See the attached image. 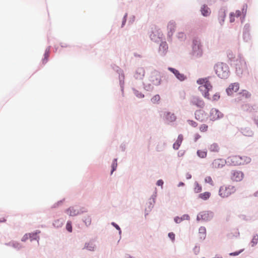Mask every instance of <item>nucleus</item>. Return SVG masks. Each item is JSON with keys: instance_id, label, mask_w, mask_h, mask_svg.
<instances>
[{"instance_id": "1", "label": "nucleus", "mask_w": 258, "mask_h": 258, "mask_svg": "<svg viewBox=\"0 0 258 258\" xmlns=\"http://www.w3.org/2000/svg\"><path fill=\"white\" fill-rule=\"evenodd\" d=\"M197 83L200 85L199 90L202 93L203 96L208 99H210L209 91L212 88L208 78H200L197 80Z\"/></svg>"}, {"instance_id": "2", "label": "nucleus", "mask_w": 258, "mask_h": 258, "mask_svg": "<svg viewBox=\"0 0 258 258\" xmlns=\"http://www.w3.org/2000/svg\"><path fill=\"white\" fill-rule=\"evenodd\" d=\"M227 162L232 166H240L250 163L251 158L245 155H233L229 157L227 159Z\"/></svg>"}, {"instance_id": "3", "label": "nucleus", "mask_w": 258, "mask_h": 258, "mask_svg": "<svg viewBox=\"0 0 258 258\" xmlns=\"http://www.w3.org/2000/svg\"><path fill=\"white\" fill-rule=\"evenodd\" d=\"M215 70L217 76L221 79H226L229 76V68L226 63L220 62L216 64Z\"/></svg>"}, {"instance_id": "4", "label": "nucleus", "mask_w": 258, "mask_h": 258, "mask_svg": "<svg viewBox=\"0 0 258 258\" xmlns=\"http://www.w3.org/2000/svg\"><path fill=\"white\" fill-rule=\"evenodd\" d=\"M236 191V188L232 185H223L219 190V195L222 198H227Z\"/></svg>"}, {"instance_id": "5", "label": "nucleus", "mask_w": 258, "mask_h": 258, "mask_svg": "<svg viewBox=\"0 0 258 258\" xmlns=\"http://www.w3.org/2000/svg\"><path fill=\"white\" fill-rule=\"evenodd\" d=\"M150 85L158 86L161 82V76L160 73L157 71L151 72L148 78Z\"/></svg>"}, {"instance_id": "6", "label": "nucleus", "mask_w": 258, "mask_h": 258, "mask_svg": "<svg viewBox=\"0 0 258 258\" xmlns=\"http://www.w3.org/2000/svg\"><path fill=\"white\" fill-rule=\"evenodd\" d=\"M244 177V174L243 171L233 169L230 171L229 173V178L232 182H240Z\"/></svg>"}, {"instance_id": "7", "label": "nucleus", "mask_w": 258, "mask_h": 258, "mask_svg": "<svg viewBox=\"0 0 258 258\" xmlns=\"http://www.w3.org/2000/svg\"><path fill=\"white\" fill-rule=\"evenodd\" d=\"M223 116V114L218 109L212 108L210 112L209 117L211 120L215 121L220 118Z\"/></svg>"}, {"instance_id": "8", "label": "nucleus", "mask_w": 258, "mask_h": 258, "mask_svg": "<svg viewBox=\"0 0 258 258\" xmlns=\"http://www.w3.org/2000/svg\"><path fill=\"white\" fill-rule=\"evenodd\" d=\"M190 103L192 105H195L199 108H203L205 106V102L204 100L201 98L196 96H194L191 98Z\"/></svg>"}, {"instance_id": "9", "label": "nucleus", "mask_w": 258, "mask_h": 258, "mask_svg": "<svg viewBox=\"0 0 258 258\" xmlns=\"http://www.w3.org/2000/svg\"><path fill=\"white\" fill-rule=\"evenodd\" d=\"M239 89V84L238 83L231 84L226 89V92L229 95H232L234 93L238 91Z\"/></svg>"}, {"instance_id": "10", "label": "nucleus", "mask_w": 258, "mask_h": 258, "mask_svg": "<svg viewBox=\"0 0 258 258\" xmlns=\"http://www.w3.org/2000/svg\"><path fill=\"white\" fill-rule=\"evenodd\" d=\"M226 161L222 159H217L214 160L211 164L212 168L219 169L222 168L225 164Z\"/></svg>"}, {"instance_id": "11", "label": "nucleus", "mask_w": 258, "mask_h": 258, "mask_svg": "<svg viewBox=\"0 0 258 258\" xmlns=\"http://www.w3.org/2000/svg\"><path fill=\"white\" fill-rule=\"evenodd\" d=\"M168 70L173 73L176 77L180 81H183L186 79V77L183 74H181L179 72L175 69L169 68Z\"/></svg>"}, {"instance_id": "12", "label": "nucleus", "mask_w": 258, "mask_h": 258, "mask_svg": "<svg viewBox=\"0 0 258 258\" xmlns=\"http://www.w3.org/2000/svg\"><path fill=\"white\" fill-rule=\"evenodd\" d=\"M195 117L197 120L200 121H203L207 118V115L204 111L199 110L196 111Z\"/></svg>"}, {"instance_id": "13", "label": "nucleus", "mask_w": 258, "mask_h": 258, "mask_svg": "<svg viewBox=\"0 0 258 258\" xmlns=\"http://www.w3.org/2000/svg\"><path fill=\"white\" fill-rule=\"evenodd\" d=\"M168 45L166 42H162L159 46V52L161 55L166 54L168 50Z\"/></svg>"}, {"instance_id": "14", "label": "nucleus", "mask_w": 258, "mask_h": 258, "mask_svg": "<svg viewBox=\"0 0 258 258\" xmlns=\"http://www.w3.org/2000/svg\"><path fill=\"white\" fill-rule=\"evenodd\" d=\"M193 51L195 54L197 55H201L202 53L201 47L200 43L196 41L193 46Z\"/></svg>"}, {"instance_id": "15", "label": "nucleus", "mask_w": 258, "mask_h": 258, "mask_svg": "<svg viewBox=\"0 0 258 258\" xmlns=\"http://www.w3.org/2000/svg\"><path fill=\"white\" fill-rule=\"evenodd\" d=\"M250 93L246 90H243L238 94L237 99L241 100L244 98H248L250 97Z\"/></svg>"}, {"instance_id": "16", "label": "nucleus", "mask_w": 258, "mask_h": 258, "mask_svg": "<svg viewBox=\"0 0 258 258\" xmlns=\"http://www.w3.org/2000/svg\"><path fill=\"white\" fill-rule=\"evenodd\" d=\"M37 233H28L26 234L22 238V241H25L28 239H30L31 240L33 239H37Z\"/></svg>"}, {"instance_id": "17", "label": "nucleus", "mask_w": 258, "mask_h": 258, "mask_svg": "<svg viewBox=\"0 0 258 258\" xmlns=\"http://www.w3.org/2000/svg\"><path fill=\"white\" fill-rule=\"evenodd\" d=\"M145 75V71L143 68H138L135 75V77L137 79H142Z\"/></svg>"}, {"instance_id": "18", "label": "nucleus", "mask_w": 258, "mask_h": 258, "mask_svg": "<svg viewBox=\"0 0 258 258\" xmlns=\"http://www.w3.org/2000/svg\"><path fill=\"white\" fill-rule=\"evenodd\" d=\"M183 136L182 135H179L177 138L176 142L173 145V147L174 149L177 150L179 148L183 141Z\"/></svg>"}, {"instance_id": "19", "label": "nucleus", "mask_w": 258, "mask_h": 258, "mask_svg": "<svg viewBox=\"0 0 258 258\" xmlns=\"http://www.w3.org/2000/svg\"><path fill=\"white\" fill-rule=\"evenodd\" d=\"M66 213L70 216H75L79 214V211L73 207H71L67 210Z\"/></svg>"}, {"instance_id": "20", "label": "nucleus", "mask_w": 258, "mask_h": 258, "mask_svg": "<svg viewBox=\"0 0 258 258\" xmlns=\"http://www.w3.org/2000/svg\"><path fill=\"white\" fill-rule=\"evenodd\" d=\"M201 13H202V15L204 16H206V17L208 16L211 13L210 9L207 6H205V5H204L201 8Z\"/></svg>"}, {"instance_id": "21", "label": "nucleus", "mask_w": 258, "mask_h": 258, "mask_svg": "<svg viewBox=\"0 0 258 258\" xmlns=\"http://www.w3.org/2000/svg\"><path fill=\"white\" fill-rule=\"evenodd\" d=\"M166 119L170 122H173L176 120V117L174 113L168 112L166 114Z\"/></svg>"}, {"instance_id": "22", "label": "nucleus", "mask_w": 258, "mask_h": 258, "mask_svg": "<svg viewBox=\"0 0 258 258\" xmlns=\"http://www.w3.org/2000/svg\"><path fill=\"white\" fill-rule=\"evenodd\" d=\"M209 217V214L208 212H203L201 213L198 216V219H200V218L204 220H208Z\"/></svg>"}, {"instance_id": "23", "label": "nucleus", "mask_w": 258, "mask_h": 258, "mask_svg": "<svg viewBox=\"0 0 258 258\" xmlns=\"http://www.w3.org/2000/svg\"><path fill=\"white\" fill-rule=\"evenodd\" d=\"M211 196V193L208 191L204 192L203 193L199 195V198L203 200H208Z\"/></svg>"}, {"instance_id": "24", "label": "nucleus", "mask_w": 258, "mask_h": 258, "mask_svg": "<svg viewBox=\"0 0 258 258\" xmlns=\"http://www.w3.org/2000/svg\"><path fill=\"white\" fill-rule=\"evenodd\" d=\"M194 186V191L195 193H199L202 191V186L198 182H195Z\"/></svg>"}, {"instance_id": "25", "label": "nucleus", "mask_w": 258, "mask_h": 258, "mask_svg": "<svg viewBox=\"0 0 258 258\" xmlns=\"http://www.w3.org/2000/svg\"><path fill=\"white\" fill-rule=\"evenodd\" d=\"M199 233L201 238H205L206 235V230L204 227H201L199 230Z\"/></svg>"}, {"instance_id": "26", "label": "nucleus", "mask_w": 258, "mask_h": 258, "mask_svg": "<svg viewBox=\"0 0 258 258\" xmlns=\"http://www.w3.org/2000/svg\"><path fill=\"white\" fill-rule=\"evenodd\" d=\"M209 150L212 152H218L219 150V148L217 144L213 143L210 145Z\"/></svg>"}, {"instance_id": "27", "label": "nucleus", "mask_w": 258, "mask_h": 258, "mask_svg": "<svg viewBox=\"0 0 258 258\" xmlns=\"http://www.w3.org/2000/svg\"><path fill=\"white\" fill-rule=\"evenodd\" d=\"M207 154L206 150H199L197 151V154L200 158H205L207 156Z\"/></svg>"}, {"instance_id": "28", "label": "nucleus", "mask_w": 258, "mask_h": 258, "mask_svg": "<svg viewBox=\"0 0 258 258\" xmlns=\"http://www.w3.org/2000/svg\"><path fill=\"white\" fill-rule=\"evenodd\" d=\"M258 242V235L257 234L254 235L253 236V238L251 240V245L253 246L256 244Z\"/></svg>"}, {"instance_id": "29", "label": "nucleus", "mask_w": 258, "mask_h": 258, "mask_svg": "<svg viewBox=\"0 0 258 258\" xmlns=\"http://www.w3.org/2000/svg\"><path fill=\"white\" fill-rule=\"evenodd\" d=\"M117 166V159H114L113 160V162H112V166H112V170L111 171V174H112L113 171L116 170Z\"/></svg>"}, {"instance_id": "30", "label": "nucleus", "mask_w": 258, "mask_h": 258, "mask_svg": "<svg viewBox=\"0 0 258 258\" xmlns=\"http://www.w3.org/2000/svg\"><path fill=\"white\" fill-rule=\"evenodd\" d=\"M175 24L174 22H169L168 25V28L170 30V31L172 32L175 30Z\"/></svg>"}, {"instance_id": "31", "label": "nucleus", "mask_w": 258, "mask_h": 258, "mask_svg": "<svg viewBox=\"0 0 258 258\" xmlns=\"http://www.w3.org/2000/svg\"><path fill=\"white\" fill-rule=\"evenodd\" d=\"M205 181L206 183H208L210 184L211 185H214L213 181L211 177L210 176H208L205 177Z\"/></svg>"}, {"instance_id": "32", "label": "nucleus", "mask_w": 258, "mask_h": 258, "mask_svg": "<svg viewBox=\"0 0 258 258\" xmlns=\"http://www.w3.org/2000/svg\"><path fill=\"white\" fill-rule=\"evenodd\" d=\"M44 59L42 60V63L43 64H45L47 60H48V57H49V52L48 51H46L45 53H44Z\"/></svg>"}, {"instance_id": "33", "label": "nucleus", "mask_w": 258, "mask_h": 258, "mask_svg": "<svg viewBox=\"0 0 258 258\" xmlns=\"http://www.w3.org/2000/svg\"><path fill=\"white\" fill-rule=\"evenodd\" d=\"M84 221L87 226H89L91 223V219L90 216H87L85 217Z\"/></svg>"}, {"instance_id": "34", "label": "nucleus", "mask_w": 258, "mask_h": 258, "mask_svg": "<svg viewBox=\"0 0 258 258\" xmlns=\"http://www.w3.org/2000/svg\"><path fill=\"white\" fill-rule=\"evenodd\" d=\"M208 126L205 124H202L200 127V130L202 132H205L208 130Z\"/></svg>"}, {"instance_id": "35", "label": "nucleus", "mask_w": 258, "mask_h": 258, "mask_svg": "<svg viewBox=\"0 0 258 258\" xmlns=\"http://www.w3.org/2000/svg\"><path fill=\"white\" fill-rule=\"evenodd\" d=\"M160 96L159 95H156L152 98V101L153 103H156L158 102L160 100Z\"/></svg>"}, {"instance_id": "36", "label": "nucleus", "mask_w": 258, "mask_h": 258, "mask_svg": "<svg viewBox=\"0 0 258 258\" xmlns=\"http://www.w3.org/2000/svg\"><path fill=\"white\" fill-rule=\"evenodd\" d=\"M66 229L68 231L71 232L72 231V227L71 222H68L66 225Z\"/></svg>"}, {"instance_id": "37", "label": "nucleus", "mask_w": 258, "mask_h": 258, "mask_svg": "<svg viewBox=\"0 0 258 258\" xmlns=\"http://www.w3.org/2000/svg\"><path fill=\"white\" fill-rule=\"evenodd\" d=\"M189 124L193 127H196L198 125V123L193 120H188Z\"/></svg>"}, {"instance_id": "38", "label": "nucleus", "mask_w": 258, "mask_h": 258, "mask_svg": "<svg viewBox=\"0 0 258 258\" xmlns=\"http://www.w3.org/2000/svg\"><path fill=\"white\" fill-rule=\"evenodd\" d=\"M53 225L55 226L59 227V226H61L62 225V223L61 222H60L59 220H57V221H56L54 222V223H53Z\"/></svg>"}, {"instance_id": "39", "label": "nucleus", "mask_w": 258, "mask_h": 258, "mask_svg": "<svg viewBox=\"0 0 258 258\" xmlns=\"http://www.w3.org/2000/svg\"><path fill=\"white\" fill-rule=\"evenodd\" d=\"M220 98V95L218 93H216L213 96V100L214 101L218 100Z\"/></svg>"}, {"instance_id": "40", "label": "nucleus", "mask_w": 258, "mask_h": 258, "mask_svg": "<svg viewBox=\"0 0 258 258\" xmlns=\"http://www.w3.org/2000/svg\"><path fill=\"white\" fill-rule=\"evenodd\" d=\"M235 16L234 15V13H231L230 15V22H233L235 21L234 17Z\"/></svg>"}, {"instance_id": "41", "label": "nucleus", "mask_w": 258, "mask_h": 258, "mask_svg": "<svg viewBox=\"0 0 258 258\" xmlns=\"http://www.w3.org/2000/svg\"><path fill=\"white\" fill-rule=\"evenodd\" d=\"M242 250H240V251H236V252H231L229 254L230 255H231V256H236V255H238L239 254H240L241 251Z\"/></svg>"}, {"instance_id": "42", "label": "nucleus", "mask_w": 258, "mask_h": 258, "mask_svg": "<svg viewBox=\"0 0 258 258\" xmlns=\"http://www.w3.org/2000/svg\"><path fill=\"white\" fill-rule=\"evenodd\" d=\"M168 236L172 240H174L175 239V235L172 232L169 233Z\"/></svg>"}, {"instance_id": "43", "label": "nucleus", "mask_w": 258, "mask_h": 258, "mask_svg": "<svg viewBox=\"0 0 258 258\" xmlns=\"http://www.w3.org/2000/svg\"><path fill=\"white\" fill-rule=\"evenodd\" d=\"M126 17H127V14H125V15L124 16L122 21V25L121 27H122L125 23L126 20Z\"/></svg>"}, {"instance_id": "44", "label": "nucleus", "mask_w": 258, "mask_h": 258, "mask_svg": "<svg viewBox=\"0 0 258 258\" xmlns=\"http://www.w3.org/2000/svg\"><path fill=\"white\" fill-rule=\"evenodd\" d=\"M241 12L239 10L236 11L235 13H234V16L236 17H240L241 16Z\"/></svg>"}, {"instance_id": "45", "label": "nucleus", "mask_w": 258, "mask_h": 258, "mask_svg": "<svg viewBox=\"0 0 258 258\" xmlns=\"http://www.w3.org/2000/svg\"><path fill=\"white\" fill-rule=\"evenodd\" d=\"M157 184L158 185V186H162L163 184V181L161 179H160V180H158L157 182Z\"/></svg>"}, {"instance_id": "46", "label": "nucleus", "mask_w": 258, "mask_h": 258, "mask_svg": "<svg viewBox=\"0 0 258 258\" xmlns=\"http://www.w3.org/2000/svg\"><path fill=\"white\" fill-rule=\"evenodd\" d=\"M221 21L223 22L224 18L225 17V13L224 12H221Z\"/></svg>"}, {"instance_id": "47", "label": "nucleus", "mask_w": 258, "mask_h": 258, "mask_svg": "<svg viewBox=\"0 0 258 258\" xmlns=\"http://www.w3.org/2000/svg\"><path fill=\"white\" fill-rule=\"evenodd\" d=\"M185 177L187 179H189L191 178V175L190 173H187L186 174H185Z\"/></svg>"}, {"instance_id": "48", "label": "nucleus", "mask_w": 258, "mask_h": 258, "mask_svg": "<svg viewBox=\"0 0 258 258\" xmlns=\"http://www.w3.org/2000/svg\"><path fill=\"white\" fill-rule=\"evenodd\" d=\"M174 221L176 223H179L181 221V219L178 217H176L174 219Z\"/></svg>"}, {"instance_id": "49", "label": "nucleus", "mask_w": 258, "mask_h": 258, "mask_svg": "<svg viewBox=\"0 0 258 258\" xmlns=\"http://www.w3.org/2000/svg\"><path fill=\"white\" fill-rule=\"evenodd\" d=\"M112 224L118 230H120L119 227L115 223H112Z\"/></svg>"}, {"instance_id": "50", "label": "nucleus", "mask_w": 258, "mask_h": 258, "mask_svg": "<svg viewBox=\"0 0 258 258\" xmlns=\"http://www.w3.org/2000/svg\"><path fill=\"white\" fill-rule=\"evenodd\" d=\"M200 138H201V136L199 135H198V134L196 135V136H195V141H196L197 140H198Z\"/></svg>"}, {"instance_id": "51", "label": "nucleus", "mask_w": 258, "mask_h": 258, "mask_svg": "<svg viewBox=\"0 0 258 258\" xmlns=\"http://www.w3.org/2000/svg\"><path fill=\"white\" fill-rule=\"evenodd\" d=\"M182 185H184V183L183 182H180L178 184V186H182Z\"/></svg>"}, {"instance_id": "52", "label": "nucleus", "mask_w": 258, "mask_h": 258, "mask_svg": "<svg viewBox=\"0 0 258 258\" xmlns=\"http://www.w3.org/2000/svg\"><path fill=\"white\" fill-rule=\"evenodd\" d=\"M14 246L17 248H19L20 247L19 243H17V245H16V246L14 245Z\"/></svg>"}, {"instance_id": "53", "label": "nucleus", "mask_w": 258, "mask_h": 258, "mask_svg": "<svg viewBox=\"0 0 258 258\" xmlns=\"http://www.w3.org/2000/svg\"><path fill=\"white\" fill-rule=\"evenodd\" d=\"M6 220L5 218H3V220H0V222H5Z\"/></svg>"}, {"instance_id": "54", "label": "nucleus", "mask_w": 258, "mask_h": 258, "mask_svg": "<svg viewBox=\"0 0 258 258\" xmlns=\"http://www.w3.org/2000/svg\"><path fill=\"white\" fill-rule=\"evenodd\" d=\"M214 258H222V257L221 255H218L215 256Z\"/></svg>"}]
</instances>
